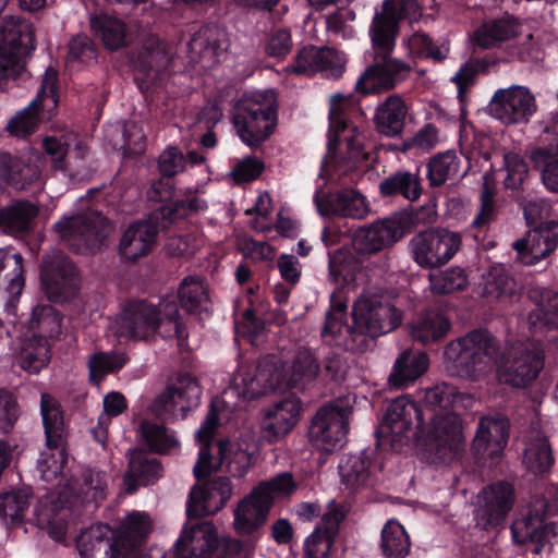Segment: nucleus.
<instances>
[{
  "label": "nucleus",
  "mask_w": 558,
  "mask_h": 558,
  "mask_svg": "<svg viewBox=\"0 0 558 558\" xmlns=\"http://www.w3.org/2000/svg\"><path fill=\"white\" fill-rule=\"evenodd\" d=\"M470 399L454 385L440 383L426 390L425 409L408 397L392 400L375 430V446L350 454L339 465L342 483L352 492L374 487L386 454L400 452L412 441L434 461H450L463 440L462 422L454 408L466 407L464 401Z\"/></svg>",
  "instance_id": "nucleus-1"
},
{
  "label": "nucleus",
  "mask_w": 558,
  "mask_h": 558,
  "mask_svg": "<svg viewBox=\"0 0 558 558\" xmlns=\"http://www.w3.org/2000/svg\"><path fill=\"white\" fill-rule=\"evenodd\" d=\"M417 10L416 0H384L381 11L375 13L369 27L373 62L359 76L354 86V92L360 96L391 90L410 76V64L392 58L391 53L399 35L400 21L412 17Z\"/></svg>",
  "instance_id": "nucleus-2"
},
{
  "label": "nucleus",
  "mask_w": 558,
  "mask_h": 558,
  "mask_svg": "<svg viewBox=\"0 0 558 558\" xmlns=\"http://www.w3.org/2000/svg\"><path fill=\"white\" fill-rule=\"evenodd\" d=\"M105 486V473L85 470L81 483L75 480L73 485L66 481L63 487H59L40 501L39 507L35 509L37 525L46 530L53 539L63 541L76 502L100 498Z\"/></svg>",
  "instance_id": "nucleus-3"
},
{
  "label": "nucleus",
  "mask_w": 558,
  "mask_h": 558,
  "mask_svg": "<svg viewBox=\"0 0 558 558\" xmlns=\"http://www.w3.org/2000/svg\"><path fill=\"white\" fill-rule=\"evenodd\" d=\"M352 325H345L344 333L336 340V347L351 353H364L375 340L398 328L401 312L380 296L359 298L352 308Z\"/></svg>",
  "instance_id": "nucleus-4"
},
{
  "label": "nucleus",
  "mask_w": 558,
  "mask_h": 558,
  "mask_svg": "<svg viewBox=\"0 0 558 558\" xmlns=\"http://www.w3.org/2000/svg\"><path fill=\"white\" fill-rule=\"evenodd\" d=\"M298 488L292 473L282 472L258 483L233 510V529L241 536H252L266 523L275 496L292 495Z\"/></svg>",
  "instance_id": "nucleus-5"
},
{
  "label": "nucleus",
  "mask_w": 558,
  "mask_h": 558,
  "mask_svg": "<svg viewBox=\"0 0 558 558\" xmlns=\"http://www.w3.org/2000/svg\"><path fill=\"white\" fill-rule=\"evenodd\" d=\"M550 203L532 197L523 205V215L530 228L526 238L513 243L519 260L533 266L547 258L558 246V219L550 218Z\"/></svg>",
  "instance_id": "nucleus-6"
},
{
  "label": "nucleus",
  "mask_w": 558,
  "mask_h": 558,
  "mask_svg": "<svg viewBox=\"0 0 558 558\" xmlns=\"http://www.w3.org/2000/svg\"><path fill=\"white\" fill-rule=\"evenodd\" d=\"M231 121L239 138L248 147L257 148L276 130L277 108L260 95L244 94L232 106Z\"/></svg>",
  "instance_id": "nucleus-7"
},
{
  "label": "nucleus",
  "mask_w": 558,
  "mask_h": 558,
  "mask_svg": "<svg viewBox=\"0 0 558 558\" xmlns=\"http://www.w3.org/2000/svg\"><path fill=\"white\" fill-rule=\"evenodd\" d=\"M496 352L495 338L486 329H475L451 341L445 348L444 356L461 375L476 378L492 368Z\"/></svg>",
  "instance_id": "nucleus-8"
},
{
  "label": "nucleus",
  "mask_w": 558,
  "mask_h": 558,
  "mask_svg": "<svg viewBox=\"0 0 558 558\" xmlns=\"http://www.w3.org/2000/svg\"><path fill=\"white\" fill-rule=\"evenodd\" d=\"M172 301L165 299L158 306L145 301L130 302L111 322L113 333L125 339L147 340L155 336L165 319H172Z\"/></svg>",
  "instance_id": "nucleus-9"
},
{
  "label": "nucleus",
  "mask_w": 558,
  "mask_h": 558,
  "mask_svg": "<svg viewBox=\"0 0 558 558\" xmlns=\"http://www.w3.org/2000/svg\"><path fill=\"white\" fill-rule=\"evenodd\" d=\"M59 236L80 253H95L100 250L112 228L99 213L88 210L64 217L54 225Z\"/></svg>",
  "instance_id": "nucleus-10"
},
{
  "label": "nucleus",
  "mask_w": 558,
  "mask_h": 558,
  "mask_svg": "<svg viewBox=\"0 0 558 558\" xmlns=\"http://www.w3.org/2000/svg\"><path fill=\"white\" fill-rule=\"evenodd\" d=\"M544 365L545 352L542 347L533 342L517 343L502 355L498 379L513 388H526L537 379Z\"/></svg>",
  "instance_id": "nucleus-11"
},
{
  "label": "nucleus",
  "mask_w": 558,
  "mask_h": 558,
  "mask_svg": "<svg viewBox=\"0 0 558 558\" xmlns=\"http://www.w3.org/2000/svg\"><path fill=\"white\" fill-rule=\"evenodd\" d=\"M57 83V71L48 68L36 98L9 121L7 129L12 135L25 137L37 129L40 120L52 117L58 106Z\"/></svg>",
  "instance_id": "nucleus-12"
},
{
  "label": "nucleus",
  "mask_w": 558,
  "mask_h": 558,
  "mask_svg": "<svg viewBox=\"0 0 558 558\" xmlns=\"http://www.w3.org/2000/svg\"><path fill=\"white\" fill-rule=\"evenodd\" d=\"M461 236L447 229L418 232L410 241L413 259L423 268L432 269L447 264L460 250Z\"/></svg>",
  "instance_id": "nucleus-13"
},
{
  "label": "nucleus",
  "mask_w": 558,
  "mask_h": 558,
  "mask_svg": "<svg viewBox=\"0 0 558 558\" xmlns=\"http://www.w3.org/2000/svg\"><path fill=\"white\" fill-rule=\"evenodd\" d=\"M33 49L35 32L28 20L12 15L0 19V78L5 77L20 58Z\"/></svg>",
  "instance_id": "nucleus-14"
},
{
  "label": "nucleus",
  "mask_w": 558,
  "mask_h": 558,
  "mask_svg": "<svg viewBox=\"0 0 558 558\" xmlns=\"http://www.w3.org/2000/svg\"><path fill=\"white\" fill-rule=\"evenodd\" d=\"M189 331L186 325L177 310V350L181 355L184 371L177 372V408L185 418L190 411L201 403L202 388L194 375V355L187 348Z\"/></svg>",
  "instance_id": "nucleus-15"
},
{
  "label": "nucleus",
  "mask_w": 558,
  "mask_h": 558,
  "mask_svg": "<svg viewBox=\"0 0 558 558\" xmlns=\"http://www.w3.org/2000/svg\"><path fill=\"white\" fill-rule=\"evenodd\" d=\"M349 429L347 411L339 407H322L311 421L308 439L313 447L325 453L341 448Z\"/></svg>",
  "instance_id": "nucleus-16"
},
{
  "label": "nucleus",
  "mask_w": 558,
  "mask_h": 558,
  "mask_svg": "<svg viewBox=\"0 0 558 558\" xmlns=\"http://www.w3.org/2000/svg\"><path fill=\"white\" fill-rule=\"evenodd\" d=\"M492 117L505 124L527 123L537 111L535 96L521 85L497 89L489 104Z\"/></svg>",
  "instance_id": "nucleus-17"
},
{
  "label": "nucleus",
  "mask_w": 558,
  "mask_h": 558,
  "mask_svg": "<svg viewBox=\"0 0 558 558\" xmlns=\"http://www.w3.org/2000/svg\"><path fill=\"white\" fill-rule=\"evenodd\" d=\"M510 529L513 542L518 545L533 544L535 554H539L547 543L558 537V523L547 521L545 506L527 507Z\"/></svg>",
  "instance_id": "nucleus-18"
},
{
  "label": "nucleus",
  "mask_w": 558,
  "mask_h": 558,
  "mask_svg": "<svg viewBox=\"0 0 558 558\" xmlns=\"http://www.w3.org/2000/svg\"><path fill=\"white\" fill-rule=\"evenodd\" d=\"M40 279L48 299L54 302L68 300L78 287L74 265L59 251L45 256Z\"/></svg>",
  "instance_id": "nucleus-19"
},
{
  "label": "nucleus",
  "mask_w": 558,
  "mask_h": 558,
  "mask_svg": "<svg viewBox=\"0 0 558 558\" xmlns=\"http://www.w3.org/2000/svg\"><path fill=\"white\" fill-rule=\"evenodd\" d=\"M233 494L229 477L218 476L204 485H194L186 500V518L198 520L214 515L226 507Z\"/></svg>",
  "instance_id": "nucleus-20"
},
{
  "label": "nucleus",
  "mask_w": 558,
  "mask_h": 558,
  "mask_svg": "<svg viewBox=\"0 0 558 558\" xmlns=\"http://www.w3.org/2000/svg\"><path fill=\"white\" fill-rule=\"evenodd\" d=\"M225 542L207 520H189L177 538V558H203L216 554Z\"/></svg>",
  "instance_id": "nucleus-21"
},
{
  "label": "nucleus",
  "mask_w": 558,
  "mask_h": 558,
  "mask_svg": "<svg viewBox=\"0 0 558 558\" xmlns=\"http://www.w3.org/2000/svg\"><path fill=\"white\" fill-rule=\"evenodd\" d=\"M515 501V490L511 483L497 481L483 488L481 504L476 510L477 524L488 531L501 526Z\"/></svg>",
  "instance_id": "nucleus-22"
},
{
  "label": "nucleus",
  "mask_w": 558,
  "mask_h": 558,
  "mask_svg": "<svg viewBox=\"0 0 558 558\" xmlns=\"http://www.w3.org/2000/svg\"><path fill=\"white\" fill-rule=\"evenodd\" d=\"M509 421L506 417L484 416L480 420L471 451L476 464L486 465L499 459L508 444Z\"/></svg>",
  "instance_id": "nucleus-23"
},
{
  "label": "nucleus",
  "mask_w": 558,
  "mask_h": 558,
  "mask_svg": "<svg viewBox=\"0 0 558 558\" xmlns=\"http://www.w3.org/2000/svg\"><path fill=\"white\" fill-rule=\"evenodd\" d=\"M313 202L323 217L363 219L369 210L366 197L351 187L328 192L320 187L316 190Z\"/></svg>",
  "instance_id": "nucleus-24"
},
{
  "label": "nucleus",
  "mask_w": 558,
  "mask_h": 558,
  "mask_svg": "<svg viewBox=\"0 0 558 558\" xmlns=\"http://www.w3.org/2000/svg\"><path fill=\"white\" fill-rule=\"evenodd\" d=\"M403 235L399 221L385 218L360 227L353 234L352 248L357 255H372L392 246Z\"/></svg>",
  "instance_id": "nucleus-25"
},
{
  "label": "nucleus",
  "mask_w": 558,
  "mask_h": 558,
  "mask_svg": "<svg viewBox=\"0 0 558 558\" xmlns=\"http://www.w3.org/2000/svg\"><path fill=\"white\" fill-rule=\"evenodd\" d=\"M287 71L296 75H314L320 71H330L335 78L342 76L344 64L335 49L310 45L301 48L287 66Z\"/></svg>",
  "instance_id": "nucleus-26"
},
{
  "label": "nucleus",
  "mask_w": 558,
  "mask_h": 558,
  "mask_svg": "<svg viewBox=\"0 0 558 558\" xmlns=\"http://www.w3.org/2000/svg\"><path fill=\"white\" fill-rule=\"evenodd\" d=\"M527 298L535 304L529 313L527 324L533 336L558 329V293L539 286L529 289Z\"/></svg>",
  "instance_id": "nucleus-27"
},
{
  "label": "nucleus",
  "mask_w": 558,
  "mask_h": 558,
  "mask_svg": "<svg viewBox=\"0 0 558 558\" xmlns=\"http://www.w3.org/2000/svg\"><path fill=\"white\" fill-rule=\"evenodd\" d=\"M301 410V401L295 397H287L276 402L263 417V437L268 442H275L287 435L296 424Z\"/></svg>",
  "instance_id": "nucleus-28"
},
{
  "label": "nucleus",
  "mask_w": 558,
  "mask_h": 558,
  "mask_svg": "<svg viewBox=\"0 0 558 558\" xmlns=\"http://www.w3.org/2000/svg\"><path fill=\"white\" fill-rule=\"evenodd\" d=\"M77 548L81 558H119L126 556L114 538L113 531L106 524H94L84 530Z\"/></svg>",
  "instance_id": "nucleus-29"
},
{
  "label": "nucleus",
  "mask_w": 558,
  "mask_h": 558,
  "mask_svg": "<svg viewBox=\"0 0 558 558\" xmlns=\"http://www.w3.org/2000/svg\"><path fill=\"white\" fill-rule=\"evenodd\" d=\"M343 519L344 513L338 508L325 512L320 522L304 541V556L306 558H328Z\"/></svg>",
  "instance_id": "nucleus-30"
},
{
  "label": "nucleus",
  "mask_w": 558,
  "mask_h": 558,
  "mask_svg": "<svg viewBox=\"0 0 558 558\" xmlns=\"http://www.w3.org/2000/svg\"><path fill=\"white\" fill-rule=\"evenodd\" d=\"M159 178L147 192L150 201L166 203L160 208L162 217L169 222L173 221L174 207L172 199L174 196V148L168 147L160 155L158 160Z\"/></svg>",
  "instance_id": "nucleus-31"
},
{
  "label": "nucleus",
  "mask_w": 558,
  "mask_h": 558,
  "mask_svg": "<svg viewBox=\"0 0 558 558\" xmlns=\"http://www.w3.org/2000/svg\"><path fill=\"white\" fill-rule=\"evenodd\" d=\"M156 242V228L145 220L130 223L122 232L118 252L125 262H136L146 256Z\"/></svg>",
  "instance_id": "nucleus-32"
},
{
  "label": "nucleus",
  "mask_w": 558,
  "mask_h": 558,
  "mask_svg": "<svg viewBox=\"0 0 558 558\" xmlns=\"http://www.w3.org/2000/svg\"><path fill=\"white\" fill-rule=\"evenodd\" d=\"M219 425V413L214 405L210 407L205 421L199 429L196 432V438L202 444L198 458L194 465L193 473L197 481L206 480L210 474L216 471L217 465L214 463L211 454V441L214 440L215 432Z\"/></svg>",
  "instance_id": "nucleus-33"
},
{
  "label": "nucleus",
  "mask_w": 558,
  "mask_h": 558,
  "mask_svg": "<svg viewBox=\"0 0 558 558\" xmlns=\"http://www.w3.org/2000/svg\"><path fill=\"white\" fill-rule=\"evenodd\" d=\"M209 302L208 286L202 276H186L177 288V303L191 316L201 318Z\"/></svg>",
  "instance_id": "nucleus-34"
},
{
  "label": "nucleus",
  "mask_w": 558,
  "mask_h": 558,
  "mask_svg": "<svg viewBox=\"0 0 558 558\" xmlns=\"http://www.w3.org/2000/svg\"><path fill=\"white\" fill-rule=\"evenodd\" d=\"M161 473L162 468L155 458H150L142 450H130L129 469L124 475V483L129 493L135 492L138 486L156 482Z\"/></svg>",
  "instance_id": "nucleus-35"
},
{
  "label": "nucleus",
  "mask_w": 558,
  "mask_h": 558,
  "mask_svg": "<svg viewBox=\"0 0 558 558\" xmlns=\"http://www.w3.org/2000/svg\"><path fill=\"white\" fill-rule=\"evenodd\" d=\"M521 289V284L500 264L490 266L483 277V295L486 298L513 302L519 299Z\"/></svg>",
  "instance_id": "nucleus-36"
},
{
  "label": "nucleus",
  "mask_w": 558,
  "mask_h": 558,
  "mask_svg": "<svg viewBox=\"0 0 558 558\" xmlns=\"http://www.w3.org/2000/svg\"><path fill=\"white\" fill-rule=\"evenodd\" d=\"M89 25L93 36L106 49L117 51L128 45V26L123 20L102 13L90 16Z\"/></svg>",
  "instance_id": "nucleus-37"
},
{
  "label": "nucleus",
  "mask_w": 558,
  "mask_h": 558,
  "mask_svg": "<svg viewBox=\"0 0 558 558\" xmlns=\"http://www.w3.org/2000/svg\"><path fill=\"white\" fill-rule=\"evenodd\" d=\"M428 365L429 359L425 352L405 350L396 360L388 381L392 387H405L421 377Z\"/></svg>",
  "instance_id": "nucleus-38"
},
{
  "label": "nucleus",
  "mask_w": 558,
  "mask_h": 558,
  "mask_svg": "<svg viewBox=\"0 0 558 558\" xmlns=\"http://www.w3.org/2000/svg\"><path fill=\"white\" fill-rule=\"evenodd\" d=\"M407 113L408 108L401 96H388L375 113L374 120L378 132L388 137L400 135L404 129Z\"/></svg>",
  "instance_id": "nucleus-39"
},
{
  "label": "nucleus",
  "mask_w": 558,
  "mask_h": 558,
  "mask_svg": "<svg viewBox=\"0 0 558 558\" xmlns=\"http://www.w3.org/2000/svg\"><path fill=\"white\" fill-rule=\"evenodd\" d=\"M151 530L150 517L142 511H133L124 518L116 538L128 556L145 542Z\"/></svg>",
  "instance_id": "nucleus-40"
},
{
  "label": "nucleus",
  "mask_w": 558,
  "mask_h": 558,
  "mask_svg": "<svg viewBox=\"0 0 558 558\" xmlns=\"http://www.w3.org/2000/svg\"><path fill=\"white\" fill-rule=\"evenodd\" d=\"M379 193L384 197H402L409 202H415L423 193L420 174L398 170L379 183Z\"/></svg>",
  "instance_id": "nucleus-41"
},
{
  "label": "nucleus",
  "mask_w": 558,
  "mask_h": 558,
  "mask_svg": "<svg viewBox=\"0 0 558 558\" xmlns=\"http://www.w3.org/2000/svg\"><path fill=\"white\" fill-rule=\"evenodd\" d=\"M191 60L194 62H206V65L218 61L223 50L220 33L217 28L205 26L193 35L189 44Z\"/></svg>",
  "instance_id": "nucleus-42"
},
{
  "label": "nucleus",
  "mask_w": 558,
  "mask_h": 558,
  "mask_svg": "<svg viewBox=\"0 0 558 558\" xmlns=\"http://www.w3.org/2000/svg\"><path fill=\"white\" fill-rule=\"evenodd\" d=\"M450 320L437 311H426L412 328V337L424 345L442 340L450 330Z\"/></svg>",
  "instance_id": "nucleus-43"
},
{
  "label": "nucleus",
  "mask_w": 558,
  "mask_h": 558,
  "mask_svg": "<svg viewBox=\"0 0 558 558\" xmlns=\"http://www.w3.org/2000/svg\"><path fill=\"white\" fill-rule=\"evenodd\" d=\"M355 94H336L330 98L329 128L340 134L350 128L352 117L362 113L360 98Z\"/></svg>",
  "instance_id": "nucleus-44"
},
{
  "label": "nucleus",
  "mask_w": 558,
  "mask_h": 558,
  "mask_svg": "<svg viewBox=\"0 0 558 558\" xmlns=\"http://www.w3.org/2000/svg\"><path fill=\"white\" fill-rule=\"evenodd\" d=\"M40 414L46 435V445H58L63 442L64 421L61 405L57 399L49 393H41Z\"/></svg>",
  "instance_id": "nucleus-45"
},
{
  "label": "nucleus",
  "mask_w": 558,
  "mask_h": 558,
  "mask_svg": "<svg viewBox=\"0 0 558 558\" xmlns=\"http://www.w3.org/2000/svg\"><path fill=\"white\" fill-rule=\"evenodd\" d=\"M319 371L320 365L315 354L308 348H300L293 359L287 385L290 389L303 390L316 379Z\"/></svg>",
  "instance_id": "nucleus-46"
},
{
  "label": "nucleus",
  "mask_w": 558,
  "mask_h": 558,
  "mask_svg": "<svg viewBox=\"0 0 558 558\" xmlns=\"http://www.w3.org/2000/svg\"><path fill=\"white\" fill-rule=\"evenodd\" d=\"M37 214L38 209L33 204L17 202L0 210V230L12 235L26 232Z\"/></svg>",
  "instance_id": "nucleus-47"
},
{
  "label": "nucleus",
  "mask_w": 558,
  "mask_h": 558,
  "mask_svg": "<svg viewBox=\"0 0 558 558\" xmlns=\"http://www.w3.org/2000/svg\"><path fill=\"white\" fill-rule=\"evenodd\" d=\"M328 257L329 276L335 282L347 287L356 281L362 266L349 252L342 248L329 251Z\"/></svg>",
  "instance_id": "nucleus-48"
},
{
  "label": "nucleus",
  "mask_w": 558,
  "mask_h": 558,
  "mask_svg": "<svg viewBox=\"0 0 558 558\" xmlns=\"http://www.w3.org/2000/svg\"><path fill=\"white\" fill-rule=\"evenodd\" d=\"M517 35V25L507 19L494 20L484 23L474 32L473 41L476 47L484 49L509 40Z\"/></svg>",
  "instance_id": "nucleus-49"
},
{
  "label": "nucleus",
  "mask_w": 558,
  "mask_h": 558,
  "mask_svg": "<svg viewBox=\"0 0 558 558\" xmlns=\"http://www.w3.org/2000/svg\"><path fill=\"white\" fill-rule=\"evenodd\" d=\"M380 548L385 558H405L411 548L405 529L398 522H387L381 530Z\"/></svg>",
  "instance_id": "nucleus-50"
},
{
  "label": "nucleus",
  "mask_w": 558,
  "mask_h": 558,
  "mask_svg": "<svg viewBox=\"0 0 558 558\" xmlns=\"http://www.w3.org/2000/svg\"><path fill=\"white\" fill-rule=\"evenodd\" d=\"M31 500L32 493L25 488L0 494V518L5 524L22 522Z\"/></svg>",
  "instance_id": "nucleus-51"
},
{
  "label": "nucleus",
  "mask_w": 558,
  "mask_h": 558,
  "mask_svg": "<svg viewBox=\"0 0 558 558\" xmlns=\"http://www.w3.org/2000/svg\"><path fill=\"white\" fill-rule=\"evenodd\" d=\"M50 360L48 341L44 337L31 338L22 348L19 364L32 374L40 372Z\"/></svg>",
  "instance_id": "nucleus-52"
},
{
  "label": "nucleus",
  "mask_w": 558,
  "mask_h": 558,
  "mask_svg": "<svg viewBox=\"0 0 558 558\" xmlns=\"http://www.w3.org/2000/svg\"><path fill=\"white\" fill-rule=\"evenodd\" d=\"M460 160L452 150L439 153L432 157L427 162L426 178L432 187H438L454 175L459 170Z\"/></svg>",
  "instance_id": "nucleus-53"
},
{
  "label": "nucleus",
  "mask_w": 558,
  "mask_h": 558,
  "mask_svg": "<svg viewBox=\"0 0 558 558\" xmlns=\"http://www.w3.org/2000/svg\"><path fill=\"white\" fill-rule=\"evenodd\" d=\"M66 452L63 442L58 445H47V448L41 451L37 470L41 480L46 482H53L58 477L63 478V468L66 463Z\"/></svg>",
  "instance_id": "nucleus-54"
},
{
  "label": "nucleus",
  "mask_w": 558,
  "mask_h": 558,
  "mask_svg": "<svg viewBox=\"0 0 558 558\" xmlns=\"http://www.w3.org/2000/svg\"><path fill=\"white\" fill-rule=\"evenodd\" d=\"M530 159L542 172L544 185L551 192L558 193V158L549 148L535 147Z\"/></svg>",
  "instance_id": "nucleus-55"
},
{
  "label": "nucleus",
  "mask_w": 558,
  "mask_h": 558,
  "mask_svg": "<svg viewBox=\"0 0 558 558\" xmlns=\"http://www.w3.org/2000/svg\"><path fill=\"white\" fill-rule=\"evenodd\" d=\"M124 353L98 352L89 357V376L94 383L100 381L107 374L120 371L126 364Z\"/></svg>",
  "instance_id": "nucleus-56"
},
{
  "label": "nucleus",
  "mask_w": 558,
  "mask_h": 558,
  "mask_svg": "<svg viewBox=\"0 0 558 558\" xmlns=\"http://www.w3.org/2000/svg\"><path fill=\"white\" fill-rule=\"evenodd\" d=\"M488 66L489 62L486 59H471L461 65L452 77L457 85L460 102H464L470 88L475 84L477 75L486 72Z\"/></svg>",
  "instance_id": "nucleus-57"
},
{
  "label": "nucleus",
  "mask_w": 558,
  "mask_h": 558,
  "mask_svg": "<svg viewBox=\"0 0 558 558\" xmlns=\"http://www.w3.org/2000/svg\"><path fill=\"white\" fill-rule=\"evenodd\" d=\"M31 328L38 329L41 335L38 337L53 338L61 333V317L50 305L37 306L33 310Z\"/></svg>",
  "instance_id": "nucleus-58"
},
{
  "label": "nucleus",
  "mask_w": 558,
  "mask_h": 558,
  "mask_svg": "<svg viewBox=\"0 0 558 558\" xmlns=\"http://www.w3.org/2000/svg\"><path fill=\"white\" fill-rule=\"evenodd\" d=\"M222 111L217 105L205 107L196 113L194 126L196 130H205L201 137V144L205 148H214L217 145L215 126L220 122Z\"/></svg>",
  "instance_id": "nucleus-59"
},
{
  "label": "nucleus",
  "mask_w": 558,
  "mask_h": 558,
  "mask_svg": "<svg viewBox=\"0 0 558 558\" xmlns=\"http://www.w3.org/2000/svg\"><path fill=\"white\" fill-rule=\"evenodd\" d=\"M504 168L507 172L504 185L508 190H519L529 178V165L525 159L513 151L504 155Z\"/></svg>",
  "instance_id": "nucleus-60"
},
{
  "label": "nucleus",
  "mask_w": 558,
  "mask_h": 558,
  "mask_svg": "<svg viewBox=\"0 0 558 558\" xmlns=\"http://www.w3.org/2000/svg\"><path fill=\"white\" fill-rule=\"evenodd\" d=\"M412 49L425 59H432L434 62H442L449 53V44L442 43L437 46L433 38L424 32H415L410 38Z\"/></svg>",
  "instance_id": "nucleus-61"
},
{
  "label": "nucleus",
  "mask_w": 558,
  "mask_h": 558,
  "mask_svg": "<svg viewBox=\"0 0 558 558\" xmlns=\"http://www.w3.org/2000/svg\"><path fill=\"white\" fill-rule=\"evenodd\" d=\"M227 442H219L220 463H226L228 472L236 478L244 477L253 465V457L238 448L227 452Z\"/></svg>",
  "instance_id": "nucleus-62"
},
{
  "label": "nucleus",
  "mask_w": 558,
  "mask_h": 558,
  "mask_svg": "<svg viewBox=\"0 0 558 558\" xmlns=\"http://www.w3.org/2000/svg\"><path fill=\"white\" fill-rule=\"evenodd\" d=\"M5 267L12 268V277L10 278L8 291L13 299L21 294L24 286L22 255L12 253L9 248H0V272Z\"/></svg>",
  "instance_id": "nucleus-63"
},
{
  "label": "nucleus",
  "mask_w": 558,
  "mask_h": 558,
  "mask_svg": "<svg viewBox=\"0 0 558 558\" xmlns=\"http://www.w3.org/2000/svg\"><path fill=\"white\" fill-rule=\"evenodd\" d=\"M529 462L531 470L537 475L549 472L554 464V457L549 441L539 439L530 448Z\"/></svg>",
  "instance_id": "nucleus-64"
}]
</instances>
